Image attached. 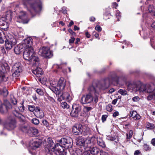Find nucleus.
Segmentation results:
<instances>
[{
  "mask_svg": "<svg viewBox=\"0 0 155 155\" xmlns=\"http://www.w3.org/2000/svg\"><path fill=\"white\" fill-rule=\"evenodd\" d=\"M130 116L132 117L134 120H137L140 118V115L138 114L137 112L135 111H133L130 112Z\"/></svg>",
  "mask_w": 155,
  "mask_h": 155,
  "instance_id": "nucleus-25",
  "label": "nucleus"
},
{
  "mask_svg": "<svg viewBox=\"0 0 155 155\" xmlns=\"http://www.w3.org/2000/svg\"><path fill=\"white\" fill-rule=\"evenodd\" d=\"M61 106L64 108L68 109L69 107V106L67 103L65 102H62L61 103Z\"/></svg>",
  "mask_w": 155,
  "mask_h": 155,
  "instance_id": "nucleus-40",
  "label": "nucleus"
},
{
  "mask_svg": "<svg viewBox=\"0 0 155 155\" xmlns=\"http://www.w3.org/2000/svg\"><path fill=\"white\" fill-rule=\"evenodd\" d=\"M52 91L56 95H59L61 94V91L63 90H61L59 87H53L51 89Z\"/></svg>",
  "mask_w": 155,
  "mask_h": 155,
  "instance_id": "nucleus-33",
  "label": "nucleus"
},
{
  "mask_svg": "<svg viewBox=\"0 0 155 155\" xmlns=\"http://www.w3.org/2000/svg\"><path fill=\"white\" fill-rule=\"evenodd\" d=\"M148 11L150 13H153L155 12V8L154 7L151 5H150L148 7Z\"/></svg>",
  "mask_w": 155,
  "mask_h": 155,
  "instance_id": "nucleus-43",
  "label": "nucleus"
},
{
  "mask_svg": "<svg viewBox=\"0 0 155 155\" xmlns=\"http://www.w3.org/2000/svg\"><path fill=\"white\" fill-rule=\"evenodd\" d=\"M9 122L5 124L4 125L5 128L8 130H12L16 127V121L14 119H9Z\"/></svg>",
  "mask_w": 155,
  "mask_h": 155,
  "instance_id": "nucleus-10",
  "label": "nucleus"
},
{
  "mask_svg": "<svg viewBox=\"0 0 155 155\" xmlns=\"http://www.w3.org/2000/svg\"><path fill=\"white\" fill-rule=\"evenodd\" d=\"M154 125L153 124L147 123L146 125V127L148 129H152L155 128Z\"/></svg>",
  "mask_w": 155,
  "mask_h": 155,
  "instance_id": "nucleus-38",
  "label": "nucleus"
},
{
  "mask_svg": "<svg viewBox=\"0 0 155 155\" xmlns=\"http://www.w3.org/2000/svg\"><path fill=\"white\" fill-rule=\"evenodd\" d=\"M144 149L146 151H150L151 150V148L147 144H144L143 145Z\"/></svg>",
  "mask_w": 155,
  "mask_h": 155,
  "instance_id": "nucleus-46",
  "label": "nucleus"
},
{
  "mask_svg": "<svg viewBox=\"0 0 155 155\" xmlns=\"http://www.w3.org/2000/svg\"><path fill=\"white\" fill-rule=\"evenodd\" d=\"M97 137L94 136L87 138L85 140V143L87 144V147H89L94 145L97 140Z\"/></svg>",
  "mask_w": 155,
  "mask_h": 155,
  "instance_id": "nucleus-12",
  "label": "nucleus"
},
{
  "mask_svg": "<svg viewBox=\"0 0 155 155\" xmlns=\"http://www.w3.org/2000/svg\"><path fill=\"white\" fill-rule=\"evenodd\" d=\"M81 152L80 150L74 151L72 153L73 155H81Z\"/></svg>",
  "mask_w": 155,
  "mask_h": 155,
  "instance_id": "nucleus-45",
  "label": "nucleus"
},
{
  "mask_svg": "<svg viewBox=\"0 0 155 155\" xmlns=\"http://www.w3.org/2000/svg\"><path fill=\"white\" fill-rule=\"evenodd\" d=\"M38 54L45 58H50L53 55L52 52L48 47H43L40 48Z\"/></svg>",
  "mask_w": 155,
  "mask_h": 155,
  "instance_id": "nucleus-6",
  "label": "nucleus"
},
{
  "mask_svg": "<svg viewBox=\"0 0 155 155\" xmlns=\"http://www.w3.org/2000/svg\"><path fill=\"white\" fill-rule=\"evenodd\" d=\"M32 39L31 37H28L24 40L21 44L23 47L25 48H32Z\"/></svg>",
  "mask_w": 155,
  "mask_h": 155,
  "instance_id": "nucleus-13",
  "label": "nucleus"
},
{
  "mask_svg": "<svg viewBox=\"0 0 155 155\" xmlns=\"http://www.w3.org/2000/svg\"><path fill=\"white\" fill-rule=\"evenodd\" d=\"M118 92L123 95H125L127 94V91L124 89H120L118 91Z\"/></svg>",
  "mask_w": 155,
  "mask_h": 155,
  "instance_id": "nucleus-42",
  "label": "nucleus"
},
{
  "mask_svg": "<svg viewBox=\"0 0 155 155\" xmlns=\"http://www.w3.org/2000/svg\"><path fill=\"white\" fill-rule=\"evenodd\" d=\"M34 114L36 117L40 118L43 117L44 116L43 110L38 107H36V109L35 111L34 112Z\"/></svg>",
  "mask_w": 155,
  "mask_h": 155,
  "instance_id": "nucleus-17",
  "label": "nucleus"
},
{
  "mask_svg": "<svg viewBox=\"0 0 155 155\" xmlns=\"http://www.w3.org/2000/svg\"><path fill=\"white\" fill-rule=\"evenodd\" d=\"M0 92L1 94L4 97L7 96L8 94V92L6 88H3L2 90L0 89Z\"/></svg>",
  "mask_w": 155,
  "mask_h": 155,
  "instance_id": "nucleus-35",
  "label": "nucleus"
},
{
  "mask_svg": "<svg viewBox=\"0 0 155 155\" xmlns=\"http://www.w3.org/2000/svg\"><path fill=\"white\" fill-rule=\"evenodd\" d=\"M89 148V150H87L88 151H89V153L92 155H96L99 152V149L96 147H88Z\"/></svg>",
  "mask_w": 155,
  "mask_h": 155,
  "instance_id": "nucleus-23",
  "label": "nucleus"
},
{
  "mask_svg": "<svg viewBox=\"0 0 155 155\" xmlns=\"http://www.w3.org/2000/svg\"><path fill=\"white\" fill-rule=\"evenodd\" d=\"M73 96L71 94L68 93H64L61 95L59 98H58L59 101H61L66 99L68 102L70 101L73 99Z\"/></svg>",
  "mask_w": 155,
  "mask_h": 155,
  "instance_id": "nucleus-14",
  "label": "nucleus"
},
{
  "mask_svg": "<svg viewBox=\"0 0 155 155\" xmlns=\"http://www.w3.org/2000/svg\"><path fill=\"white\" fill-rule=\"evenodd\" d=\"M106 139L110 141H114L115 142L118 141V137L115 133H114L113 134H112L111 135H107Z\"/></svg>",
  "mask_w": 155,
  "mask_h": 155,
  "instance_id": "nucleus-22",
  "label": "nucleus"
},
{
  "mask_svg": "<svg viewBox=\"0 0 155 155\" xmlns=\"http://www.w3.org/2000/svg\"><path fill=\"white\" fill-rule=\"evenodd\" d=\"M0 77L2 78V80L5 81H6V80L4 79L5 76L4 75V72L2 71L1 70H0Z\"/></svg>",
  "mask_w": 155,
  "mask_h": 155,
  "instance_id": "nucleus-52",
  "label": "nucleus"
},
{
  "mask_svg": "<svg viewBox=\"0 0 155 155\" xmlns=\"http://www.w3.org/2000/svg\"><path fill=\"white\" fill-rule=\"evenodd\" d=\"M39 133L38 130L35 127H31L28 130V134L32 135H36Z\"/></svg>",
  "mask_w": 155,
  "mask_h": 155,
  "instance_id": "nucleus-30",
  "label": "nucleus"
},
{
  "mask_svg": "<svg viewBox=\"0 0 155 155\" xmlns=\"http://www.w3.org/2000/svg\"><path fill=\"white\" fill-rule=\"evenodd\" d=\"M95 29L98 32H100L102 30V28L99 25H97L95 27Z\"/></svg>",
  "mask_w": 155,
  "mask_h": 155,
  "instance_id": "nucleus-56",
  "label": "nucleus"
},
{
  "mask_svg": "<svg viewBox=\"0 0 155 155\" xmlns=\"http://www.w3.org/2000/svg\"><path fill=\"white\" fill-rule=\"evenodd\" d=\"M32 73L37 77H40L42 74V70L39 67H38L32 71Z\"/></svg>",
  "mask_w": 155,
  "mask_h": 155,
  "instance_id": "nucleus-24",
  "label": "nucleus"
},
{
  "mask_svg": "<svg viewBox=\"0 0 155 155\" xmlns=\"http://www.w3.org/2000/svg\"><path fill=\"white\" fill-rule=\"evenodd\" d=\"M75 39L74 37H71L69 40V43L70 44L73 43Z\"/></svg>",
  "mask_w": 155,
  "mask_h": 155,
  "instance_id": "nucleus-54",
  "label": "nucleus"
},
{
  "mask_svg": "<svg viewBox=\"0 0 155 155\" xmlns=\"http://www.w3.org/2000/svg\"><path fill=\"white\" fill-rule=\"evenodd\" d=\"M13 74L12 76L16 78L20 75V72L22 71V67L20 63H15L13 66L12 69Z\"/></svg>",
  "mask_w": 155,
  "mask_h": 155,
  "instance_id": "nucleus-7",
  "label": "nucleus"
},
{
  "mask_svg": "<svg viewBox=\"0 0 155 155\" xmlns=\"http://www.w3.org/2000/svg\"><path fill=\"white\" fill-rule=\"evenodd\" d=\"M23 57L26 60L31 62H37L39 61L38 57L37 56L33 48H25L23 53Z\"/></svg>",
  "mask_w": 155,
  "mask_h": 155,
  "instance_id": "nucleus-4",
  "label": "nucleus"
},
{
  "mask_svg": "<svg viewBox=\"0 0 155 155\" xmlns=\"http://www.w3.org/2000/svg\"><path fill=\"white\" fill-rule=\"evenodd\" d=\"M7 37L6 36H0V44H2L4 42L5 39Z\"/></svg>",
  "mask_w": 155,
  "mask_h": 155,
  "instance_id": "nucleus-49",
  "label": "nucleus"
},
{
  "mask_svg": "<svg viewBox=\"0 0 155 155\" xmlns=\"http://www.w3.org/2000/svg\"><path fill=\"white\" fill-rule=\"evenodd\" d=\"M155 96V93H153L152 94H150L147 97V99L149 100H151L153 97Z\"/></svg>",
  "mask_w": 155,
  "mask_h": 155,
  "instance_id": "nucleus-53",
  "label": "nucleus"
},
{
  "mask_svg": "<svg viewBox=\"0 0 155 155\" xmlns=\"http://www.w3.org/2000/svg\"><path fill=\"white\" fill-rule=\"evenodd\" d=\"M36 109V107H35L34 106L29 105L28 106V109L31 112L35 111Z\"/></svg>",
  "mask_w": 155,
  "mask_h": 155,
  "instance_id": "nucleus-47",
  "label": "nucleus"
},
{
  "mask_svg": "<svg viewBox=\"0 0 155 155\" xmlns=\"http://www.w3.org/2000/svg\"><path fill=\"white\" fill-rule=\"evenodd\" d=\"M105 81V83L102 84L100 88L98 86L96 87H94V85L89 87L88 88V90L91 92L94 93V95L93 97L89 94L83 96L81 98V103L83 104L90 103L92 101L95 103H97L98 101L99 91L101 90H104L108 88L110 80L108 78L106 79Z\"/></svg>",
  "mask_w": 155,
  "mask_h": 155,
  "instance_id": "nucleus-2",
  "label": "nucleus"
},
{
  "mask_svg": "<svg viewBox=\"0 0 155 155\" xmlns=\"http://www.w3.org/2000/svg\"><path fill=\"white\" fill-rule=\"evenodd\" d=\"M151 143L153 146H155V138H153L152 139Z\"/></svg>",
  "mask_w": 155,
  "mask_h": 155,
  "instance_id": "nucleus-63",
  "label": "nucleus"
},
{
  "mask_svg": "<svg viewBox=\"0 0 155 155\" xmlns=\"http://www.w3.org/2000/svg\"><path fill=\"white\" fill-rule=\"evenodd\" d=\"M82 130H83V132L85 133H88L89 131V128L88 127H87L85 126H82Z\"/></svg>",
  "mask_w": 155,
  "mask_h": 155,
  "instance_id": "nucleus-41",
  "label": "nucleus"
},
{
  "mask_svg": "<svg viewBox=\"0 0 155 155\" xmlns=\"http://www.w3.org/2000/svg\"><path fill=\"white\" fill-rule=\"evenodd\" d=\"M4 17L7 21H8V22L11 21L12 17V11L10 10L8 11L6 13Z\"/></svg>",
  "mask_w": 155,
  "mask_h": 155,
  "instance_id": "nucleus-26",
  "label": "nucleus"
},
{
  "mask_svg": "<svg viewBox=\"0 0 155 155\" xmlns=\"http://www.w3.org/2000/svg\"><path fill=\"white\" fill-rule=\"evenodd\" d=\"M32 122L35 125H38L39 123V121L36 118H34L32 119Z\"/></svg>",
  "mask_w": 155,
  "mask_h": 155,
  "instance_id": "nucleus-48",
  "label": "nucleus"
},
{
  "mask_svg": "<svg viewBox=\"0 0 155 155\" xmlns=\"http://www.w3.org/2000/svg\"><path fill=\"white\" fill-rule=\"evenodd\" d=\"M36 92L40 95H43L44 94L43 90L40 88H37L36 90Z\"/></svg>",
  "mask_w": 155,
  "mask_h": 155,
  "instance_id": "nucleus-44",
  "label": "nucleus"
},
{
  "mask_svg": "<svg viewBox=\"0 0 155 155\" xmlns=\"http://www.w3.org/2000/svg\"><path fill=\"white\" fill-rule=\"evenodd\" d=\"M62 12L64 14H67V11L66 10V8L65 7H63L62 8Z\"/></svg>",
  "mask_w": 155,
  "mask_h": 155,
  "instance_id": "nucleus-58",
  "label": "nucleus"
},
{
  "mask_svg": "<svg viewBox=\"0 0 155 155\" xmlns=\"http://www.w3.org/2000/svg\"><path fill=\"white\" fill-rule=\"evenodd\" d=\"M133 132L132 130H130L128 133L126 134V139L127 140H129L132 137Z\"/></svg>",
  "mask_w": 155,
  "mask_h": 155,
  "instance_id": "nucleus-36",
  "label": "nucleus"
},
{
  "mask_svg": "<svg viewBox=\"0 0 155 155\" xmlns=\"http://www.w3.org/2000/svg\"><path fill=\"white\" fill-rule=\"evenodd\" d=\"M97 144L99 146L103 148L105 147L106 145L105 143L101 137H97Z\"/></svg>",
  "mask_w": 155,
  "mask_h": 155,
  "instance_id": "nucleus-29",
  "label": "nucleus"
},
{
  "mask_svg": "<svg viewBox=\"0 0 155 155\" xmlns=\"http://www.w3.org/2000/svg\"><path fill=\"white\" fill-rule=\"evenodd\" d=\"M24 101L23 100L19 104H18V108L19 110L21 112H23L25 110V107L23 105Z\"/></svg>",
  "mask_w": 155,
  "mask_h": 155,
  "instance_id": "nucleus-32",
  "label": "nucleus"
},
{
  "mask_svg": "<svg viewBox=\"0 0 155 155\" xmlns=\"http://www.w3.org/2000/svg\"><path fill=\"white\" fill-rule=\"evenodd\" d=\"M16 43V39L11 35H8L5 40V45L6 50H9L11 49Z\"/></svg>",
  "mask_w": 155,
  "mask_h": 155,
  "instance_id": "nucleus-5",
  "label": "nucleus"
},
{
  "mask_svg": "<svg viewBox=\"0 0 155 155\" xmlns=\"http://www.w3.org/2000/svg\"><path fill=\"white\" fill-rule=\"evenodd\" d=\"M89 152L87 150L84 151L82 155H91L89 153Z\"/></svg>",
  "mask_w": 155,
  "mask_h": 155,
  "instance_id": "nucleus-64",
  "label": "nucleus"
},
{
  "mask_svg": "<svg viewBox=\"0 0 155 155\" xmlns=\"http://www.w3.org/2000/svg\"><path fill=\"white\" fill-rule=\"evenodd\" d=\"M72 108L73 110L71 113V115L74 117H77L81 110L80 107L76 105L73 106Z\"/></svg>",
  "mask_w": 155,
  "mask_h": 155,
  "instance_id": "nucleus-18",
  "label": "nucleus"
},
{
  "mask_svg": "<svg viewBox=\"0 0 155 155\" xmlns=\"http://www.w3.org/2000/svg\"><path fill=\"white\" fill-rule=\"evenodd\" d=\"M82 125L81 124H77L73 127L72 131L75 135H78L81 134L83 132Z\"/></svg>",
  "mask_w": 155,
  "mask_h": 155,
  "instance_id": "nucleus-15",
  "label": "nucleus"
},
{
  "mask_svg": "<svg viewBox=\"0 0 155 155\" xmlns=\"http://www.w3.org/2000/svg\"><path fill=\"white\" fill-rule=\"evenodd\" d=\"M64 147L62 145H61L58 143H57L54 147H52L51 150L53 151L54 153L56 155H59V154L63 152L64 150Z\"/></svg>",
  "mask_w": 155,
  "mask_h": 155,
  "instance_id": "nucleus-11",
  "label": "nucleus"
},
{
  "mask_svg": "<svg viewBox=\"0 0 155 155\" xmlns=\"http://www.w3.org/2000/svg\"><path fill=\"white\" fill-rule=\"evenodd\" d=\"M22 3L26 7L29 5L35 12L40 11L41 9L42 4L40 0H22Z\"/></svg>",
  "mask_w": 155,
  "mask_h": 155,
  "instance_id": "nucleus-3",
  "label": "nucleus"
},
{
  "mask_svg": "<svg viewBox=\"0 0 155 155\" xmlns=\"http://www.w3.org/2000/svg\"><path fill=\"white\" fill-rule=\"evenodd\" d=\"M106 110L109 112L111 111L112 110V106L111 104H108L106 107Z\"/></svg>",
  "mask_w": 155,
  "mask_h": 155,
  "instance_id": "nucleus-50",
  "label": "nucleus"
},
{
  "mask_svg": "<svg viewBox=\"0 0 155 155\" xmlns=\"http://www.w3.org/2000/svg\"><path fill=\"white\" fill-rule=\"evenodd\" d=\"M39 143L38 142L34 141L31 142L30 144V147L33 150H35L39 146Z\"/></svg>",
  "mask_w": 155,
  "mask_h": 155,
  "instance_id": "nucleus-28",
  "label": "nucleus"
},
{
  "mask_svg": "<svg viewBox=\"0 0 155 155\" xmlns=\"http://www.w3.org/2000/svg\"><path fill=\"white\" fill-rule=\"evenodd\" d=\"M100 155H109L107 153L103 150H101L100 152Z\"/></svg>",
  "mask_w": 155,
  "mask_h": 155,
  "instance_id": "nucleus-55",
  "label": "nucleus"
},
{
  "mask_svg": "<svg viewBox=\"0 0 155 155\" xmlns=\"http://www.w3.org/2000/svg\"><path fill=\"white\" fill-rule=\"evenodd\" d=\"M42 123L43 124L45 125L46 127H48L49 126V124L48 123V121L46 120H43Z\"/></svg>",
  "mask_w": 155,
  "mask_h": 155,
  "instance_id": "nucleus-60",
  "label": "nucleus"
},
{
  "mask_svg": "<svg viewBox=\"0 0 155 155\" xmlns=\"http://www.w3.org/2000/svg\"><path fill=\"white\" fill-rule=\"evenodd\" d=\"M13 114L15 116L18 118H22L23 117H24L23 115L16 110L14 111L13 112Z\"/></svg>",
  "mask_w": 155,
  "mask_h": 155,
  "instance_id": "nucleus-34",
  "label": "nucleus"
},
{
  "mask_svg": "<svg viewBox=\"0 0 155 155\" xmlns=\"http://www.w3.org/2000/svg\"><path fill=\"white\" fill-rule=\"evenodd\" d=\"M134 154V155H141V153L139 150H137L135 151Z\"/></svg>",
  "mask_w": 155,
  "mask_h": 155,
  "instance_id": "nucleus-59",
  "label": "nucleus"
},
{
  "mask_svg": "<svg viewBox=\"0 0 155 155\" xmlns=\"http://www.w3.org/2000/svg\"><path fill=\"white\" fill-rule=\"evenodd\" d=\"M23 47L22 45L21 44L16 46L14 49L15 53L16 54H19L22 51Z\"/></svg>",
  "mask_w": 155,
  "mask_h": 155,
  "instance_id": "nucleus-27",
  "label": "nucleus"
},
{
  "mask_svg": "<svg viewBox=\"0 0 155 155\" xmlns=\"http://www.w3.org/2000/svg\"><path fill=\"white\" fill-rule=\"evenodd\" d=\"M93 34L94 35L96 38H98L99 39V38H98L99 35L98 33H96L95 31H94L93 32Z\"/></svg>",
  "mask_w": 155,
  "mask_h": 155,
  "instance_id": "nucleus-62",
  "label": "nucleus"
},
{
  "mask_svg": "<svg viewBox=\"0 0 155 155\" xmlns=\"http://www.w3.org/2000/svg\"><path fill=\"white\" fill-rule=\"evenodd\" d=\"M107 117V116L106 115H103L102 116V120L103 122L106 120Z\"/></svg>",
  "mask_w": 155,
  "mask_h": 155,
  "instance_id": "nucleus-61",
  "label": "nucleus"
},
{
  "mask_svg": "<svg viewBox=\"0 0 155 155\" xmlns=\"http://www.w3.org/2000/svg\"><path fill=\"white\" fill-rule=\"evenodd\" d=\"M18 18L20 20L19 21V22H22L24 23H27L28 21L27 19V16L26 15L25 13L24 12H21L20 14L19 15Z\"/></svg>",
  "mask_w": 155,
  "mask_h": 155,
  "instance_id": "nucleus-16",
  "label": "nucleus"
},
{
  "mask_svg": "<svg viewBox=\"0 0 155 155\" xmlns=\"http://www.w3.org/2000/svg\"><path fill=\"white\" fill-rule=\"evenodd\" d=\"M48 146L50 147V149H51V147H53L54 145V143H53L52 140L50 138H48Z\"/></svg>",
  "mask_w": 155,
  "mask_h": 155,
  "instance_id": "nucleus-37",
  "label": "nucleus"
},
{
  "mask_svg": "<svg viewBox=\"0 0 155 155\" xmlns=\"http://www.w3.org/2000/svg\"><path fill=\"white\" fill-rule=\"evenodd\" d=\"M132 100L134 101L137 102L139 100L140 98L138 96H136L133 97Z\"/></svg>",
  "mask_w": 155,
  "mask_h": 155,
  "instance_id": "nucleus-57",
  "label": "nucleus"
},
{
  "mask_svg": "<svg viewBox=\"0 0 155 155\" xmlns=\"http://www.w3.org/2000/svg\"><path fill=\"white\" fill-rule=\"evenodd\" d=\"M126 85L127 90L134 93L139 92L152 93L155 90V85L153 84H143L140 81H128L126 83Z\"/></svg>",
  "mask_w": 155,
  "mask_h": 155,
  "instance_id": "nucleus-1",
  "label": "nucleus"
},
{
  "mask_svg": "<svg viewBox=\"0 0 155 155\" xmlns=\"http://www.w3.org/2000/svg\"><path fill=\"white\" fill-rule=\"evenodd\" d=\"M66 80L63 78H61L58 81L57 87L61 90H63L66 85Z\"/></svg>",
  "mask_w": 155,
  "mask_h": 155,
  "instance_id": "nucleus-20",
  "label": "nucleus"
},
{
  "mask_svg": "<svg viewBox=\"0 0 155 155\" xmlns=\"http://www.w3.org/2000/svg\"><path fill=\"white\" fill-rule=\"evenodd\" d=\"M76 143L77 145L79 146H83L87 147V144L85 143V140H84L83 137H79L76 139Z\"/></svg>",
  "mask_w": 155,
  "mask_h": 155,
  "instance_id": "nucleus-21",
  "label": "nucleus"
},
{
  "mask_svg": "<svg viewBox=\"0 0 155 155\" xmlns=\"http://www.w3.org/2000/svg\"><path fill=\"white\" fill-rule=\"evenodd\" d=\"M9 22L5 19L4 17L0 18V26L3 27L2 28L6 30L8 27V23Z\"/></svg>",
  "mask_w": 155,
  "mask_h": 155,
  "instance_id": "nucleus-19",
  "label": "nucleus"
},
{
  "mask_svg": "<svg viewBox=\"0 0 155 155\" xmlns=\"http://www.w3.org/2000/svg\"><path fill=\"white\" fill-rule=\"evenodd\" d=\"M11 108V104L8 101H5L3 104L0 100V112L3 113Z\"/></svg>",
  "mask_w": 155,
  "mask_h": 155,
  "instance_id": "nucleus-8",
  "label": "nucleus"
},
{
  "mask_svg": "<svg viewBox=\"0 0 155 155\" xmlns=\"http://www.w3.org/2000/svg\"><path fill=\"white\" fill-rule=\"evenodd\" d=\"M92 108L91 107H84V110L85 112H88L91 110Z\"/></svg>",
  "mask_w": 155,
  "mask_h": 155,
  "instance_id": "nucleus-51",
  "label": "nucleus"
},
{
  "mask_svg": "<svg viewBox=\"0 0 155 155\" xmlns=\"http://www.w3.org/2000/svg\"><path fill=\"white\" fill-rule=\"evenodd\" d=\"M50 83L52 87H56L57 86L58 81L56 80H51Z\"/></svg>",
  "mask_w": 155,
  "mask_h": 155,
  "instance_id": "nucleus-39",
  "label": "nucleus"
},
{
  "mask_svg": "<svg viewBox=\"0 0 155 155\" xmlns=\"http://www.w3.org/2000/svg\"><path fill=\"white\" fill-rule=\"evenodd\" d=\"M30 128V127L28 125H23L20 127V129L22 132L28 134V130Z\"/></svg>",
  "mask_w": 155,
  "mask_h": 155,
  "instance_id": "nucleus-31",
  "label": "nucleus"
},
{
  "mask_svg": "<svg viewBox=\"0 0 155 155\" xmlns=\"http://www.w3.org/2000/svg\"><path fill=\"white\" fill-rule=\"evenodd\" d=\"M60 143L61 145L64 146V148H71L73 144L72 140L71 138L68 139L62 138L60 140Z\"/></svg>",
  "mask_w": 155,
  "mask_h": 155,
  "instance_id": "nucleus-9",
  "label": "nucleus"
}]
</instances>
